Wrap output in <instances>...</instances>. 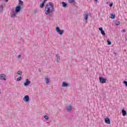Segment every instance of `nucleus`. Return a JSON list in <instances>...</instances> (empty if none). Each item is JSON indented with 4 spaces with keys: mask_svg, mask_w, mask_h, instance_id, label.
Masks as SVG:
<instances>
[{
    "mask_svg": "<svg viewBox=\"0 0 127 127\" xmlns=\"http://www.w3.org/2000/svg\"><path fill=\"white\" fill-rule=\"evenodd\" d=\"M56 30L59 34H60V35H62L63 33H64V30H60V28H59V27H56Z\"/></svg>",
    "mask_w": 127,
    "mask_h": 127,
    "instance_id": "nucleus-2",
    "label": "nucleus"
},
{
    "mask_svg": "<svg viewBox=\"0 0 127 127\" xmlns=\"http://www.w3.org/2000/svg\"><path fill=\"white\" fill-rule=\"evenodd\" d=\"M21 9V6L20 5H18L15 7V11L17 12V13H18L20 11V10Z\"/></svg>",
    "mask_w": 127,
    "mask_h": 127,
    "instance_id": "nucleus-6",
    "label": "nucleus"
},
{
    "mask_svg": "<svg viewBox=\"0 0 127 127\" xmlns=\"http://www.w3.org/2000/svg\"><path fill=\"white\" fill-rule=\"evenodd\" d=\"M84 19L85 20H88V17H89V14H84Z\"/></svg>",
    "mask_w": 127,
    "mask_h": 127,
    "instance_id": "nucleus-17",
    "label": "nucleus"
},
{
    "mask_svg": "<svg viewBox=\"0 0 127 127\" xmlns=\"http://www.w3.org/2000/svg\"><path fill=\"white\" fill-rule=\"evenodd\" d=\"M23 101L24 102H25V103H27V102L29 101V96L28 95H26L23 98Z\"/></svg>",
    "mask_w": 127,
    "mask_h": 127,
    "instance_id": "nucleus-9",
    "label": "nucleus"
},
{
    "mask_svg": "<svg viewBox=\"0 0 127 127\" xmlns=\"http://www.w3.org/2000/svg\"><path fill=\"white\" fill-rule=\"evenodd\" d=\"M30 83H31V82L29 81L28 79L27 78L25 80V82H24V86H28V85H30Z\"/></svg>",
    "mask_w": 127,
    "mask_h": 127,
    "instance_id": "nucleus-8",
    "label": "nucleus"
},
{
    "mask_svg": "<svg viewBox=\"0 0 127 127\" xmlns=\"http://www.w3.org/2000/svg\"><path fill=\"white\" fill-rule=\"evenodd\" d=\"M108 45H111L112 44V42L109 40H107Z\"/></svg>",
    "mask_w": 127,
    "mask_h": 127,
    "instance_id": "nucleus-27",
    "label": "nucleus"
},
{
    "mask_svg": "<svg viewBox=\"0 0 127 127\" xmlns=\"http://www.w3.org/2000/svg\"><path fill=\"white\" fill-rule=\"evenodd\" d=\"M105 123L107 124V125H111V120L109 119V118H106L105 119Z\"/></svg>",
    "mask_w": 127,
    "mask_h": 127,
    "instance_id": "nucleus-11",
    "label": "nucleus"
},
{
    "mask_svg": "<svg viewBox=\"0 0 127 127\" xmlns=\"http://www.w3.org/2000/svg\"><path fill=\"white\" fill-rule=\"evenodd\" d=\"M122 32H126V29H124L122 31Z\"/></svg>",
    "mask_w": 127,
    "mask_h": 127,
    "instance_id": "nucleus-31",
    "label": "nucleus"
},
{
    "mask_svg": "<svg viewBox=\"0 0 127 127\" xmlns=\"http://www.w3.org/2000/svg\"><path fill=\"white\" fill-rule=\"evenodd\" d=\"M69 86H70V84H69L67 83H66L65 82H63L62 83V87H64L65 88L69 87Z\"/></svg>",
    "mask_w": 127,
    "mask_h": 127,
    "instance_id": "nucleus-10",
    "label": "nucleus"
},
{
    "mask_svg": "<svg viewBox=\"0 0 127 127\" xmlns=\"http://www.w3.org/2000/svg\"><path fill=\"white\" fill-rule=\"evenodd\" d=\"M124 84H125V85H126V86L127 87V81H124L123 82Z\"/></svg>",
    "mask_w": 127,
    "mask_h": 127,
    "instance_id": "nucleus-28",
    "label": "nucleus"
},
{
    "mask_svg": "<svg viewBox=\"0 0 127 127\" xmlns=\"http://www.w3.org/2000/svg\"><path fill=\"white\" fill-rule=\"evenodd\" d=\"M44 2H42L41 5H40V7H41V8H43V6H44Z\"/></svg>",
    "mask_w": 127,
    "mask_h": 127,
    "instance_id": "nucleus-22",
    "label": "nucleus"
},
{
    "mask_svg": "<svg viewBox=\"0 0 127 127\" xmlns=\"http://www.w3.org/2000/svg\"><path fill=\"white\" fill-rule=\"evenodd\" d=\"M45 81H46V84H49L50 79L48 77H46L45 78Z\"/></svg>",
    "mask_w": 127,
    "mask_h": 127,
    "instance_id": "nucleus-16",
    "label": "nucleus"
},
{
    "mask_svg": "<svg viewBox=\"0 0 127 127\" xmlns=\"http://www.w3.org/2000/svg\"><path fill=\"white\" fill-rule=\"evenodd\" d=\"M44 119H45L46 120H49V117L48 116H45L44 117Z\"/></svg>",
    "mask_w": 127,
    "mask_h": 127,
    "instance_id": "nucleus-25",
    "label": "nucleus"
},
{
    "mask_svg": "<svg viewBox=\"0 0 127 127\" xmlns=\"http://www.w3.org/2000/svg\"><path fill=\"white\" fill-rule=\"evenodd\" d=\"M111 18H112V19H114V18H116V15L112 14Z\"/></svg>",
    "mask_w": 127,
    "mask_h": 127,
    "instance_id": "nucleus-20",
    "label": "nucleus"
},
{
    "mask_svg": "<svg viewBox=\"0 0 127 127\" xmlns=\"http://www.w3.org/2000/svg\"><path fill=\"white\" fill-rule=\"evenodd\" d=\"M99 29L101 31V34H102V35H104V36L106 35V33H105V31H104V30H103L102 27H99Z\"/></svg>",
    "mask_w": 127,
    "mask_h": 127,
    "instance_id": "nucleus-12",
    "label": "nucleus"
},
{
    "mask_svg": "<svg viewBox=\"0 0 127 127\" xmlns=\"http://www.w3.org/2000/svg\"><path fill=\"white\" fill-rule=\"evenodd\" d=\"M122 115L123 117L127 116V111L125 109H122Z\"/></svg>",
    "mask_w": 127,
    "mask_h": 127,
    "instance_id": "nucleus-15",
    "label": "nucleus"
},
{
    "mask_svg": "<svg viewBox=\"0 0 127 127\" xmlns=\"http://www.w3.org/2000/svg\"><path fill=\"white\" fill-rule=\"evenodd\" d=\"M109 6H110V7H112V6H113V3H111L109 4Z\"/></svg>",
    "mask_w": 127,
    "mask_h": 127,
    "instance_id": "nucleus-29",
    "label": "nucleus"
},
{
    "mask_svg": "<svg viewBox=\"0 0 127 127\" xmlns=\"http://www.w3.org/2000/svg\"><path fill=\"white\" fill-rule=\"evenodd\" d=\"M67 1L69 3H73V2H75V0H67Z\"/></svg>",
    "mask_w": 127,
    "mask_h": 127,
    "instance_id": "nucleus-19",
    "label": "nucleus"
},
{
    "mask_svg": "<svg viewBox=\"0 0 127 127\" xmlns=\"http://www.w3.org/2000/svg\"><path fill=\"white\" fill-rule=\"evenodd\" d=\"M16 14H17V12H16L15 11H13L10 13L11 17H12V18H14V17H16Z\"/></svg>",
    "mask_w": 127,
    "mask_h": 127,
    "instance_id": "nucleus-7",
    "label": "nucleus"
},
{
    "mask_svg": "<svg viewBox=\"0 0 127 127\" xmlns=\"http://www.w3.org/2000/svg\"><path fill=\"white\" fill-rule=\"evenodd\" d=\"M45 1H47V0H44V1L42 2H44V3H45Z\"/></svg>",
    "mask_w": 127,
    "mask_h": 127,
    "instance_id": "nucleus-32",
    "label": "nucleus"
},
{
    "mask_svg": "<svg viewBox=\"0 0 127 127\" xmlns=\"http://www.w3.org/2000/svg\"><path fill=\"white\" fill-rule=\"evenodd\" d=\"M5 1H6V2H7V1H8V0H5Z\"/></svg>",
    "mask_w": 127,
    "mask_h": 127,
    "instance_id": "nucleus-34",
    "label": "nucleus"
},
{
    "mask_svg": "<svg viewBox=\"0 0 127 127\" xmlns=\"http://www.w3.org/2000/svg\"><path fill=\"white\" fill-rule=\"evenodd\" d=\"M115 24H116V25H120V24H121V22H120V21H118L116 22Z\"/></svg>",
    "mask_w": 127,
    "mask_h": 127,
    "instance_id": "nucleus-23",
    "label": "nucleus"
},
{
    "mask_svg": "<svg viewBox=\"0 0 127 127\" xmlns=\"http://www.w3.org/2000/svg\"><path fill=\"white\" fill-rule=\"evenodd\" d=\"M21 79H22L21 77H18L17 78V81H21Z\"/></svg>",
    "mask_w": 127,
    "mask_h": 127,
    "instance_id": "nucleus-26",
    "label": "nucleus"
},
{
    "mask_svg": "<svg viewBox=\"0 0 127 127\" xmlns=\"http://www.w3.org/2000/svg\"><path fill=\"white\" fill-rule=\"evenodd\" d=\"M95 1H98V0H94Z\"/></svg>",
    "mask_w": 127,
    "mask_h": 127,
    "instance_id": "nucleus-35",
    "label": "nucleus"
},
{
    "mask_svg": "<svg viewBox=\"0 0 127 127\" xmlns=\"http://www.w3.org/2000/svg\"><path fill=\"white\" fill-rule=\"evenodd\" d=\"M99 82L101 84H105V83H107V80H106V79H105L104 77H99Z\"/></svg>",
    "mask_w": 127,
    "mask_h": 127,
    "instance_id": "nucleus-4",
    "label": "nucleus"
},
{
    "mask_svg": "<svg viewBox=\"0 0 127 127\" xmlns=\"http://www.w3.org/2000/svg\"><path fill=\"white\" fill-rule=\"evenodd\" d=\"M35 13H37V10H35Z\"/></svg>",
    "mask_w": 127,
    "mask_h": 127,
    "instance_id": "nucleus-33",
    "label": "nucleus"
},
{
    "mask_svg": "<svg viewBox=\"0 0 127 127\" xmlns=\"http://www.w3.org/2000/svg\"><path fill=\"white\" fill-rule=\"evenodd\" d=\"M63 7H66L67 6V4L65 3V2H63Z\"/></svg>",
    "mask_w": 127,
    "mask_h": 127,
    "instance_id": "nucleus-21",
    "label": "nucleus"
},
{
    "mask_svg": "<svg viewBox=\"0 0 127 127\" xmlns=\"http://www.w3.org/2000/svg\"><path fill=\"white\" fill-rule=\"evenodd\" d=\"M17 75H19L20 76H22V71H21L20 70H18L17 72Z\"/></svg>",
    "mask_w": 127,
    "mask_h": 127,
    "instance_id": "nucleus-18",
    "label": "nucleus"
},
{
    "mask_svg": "<svg viewBox=\"0 0 127 127\" xmlns=\"http://www.w3.org/2000/svg\"><path fill=\"white\" fill-rule=\"evenodd\" d=\"M21 57V55H18V58H20Z\"/></svg>",
    "mask_w": 127,
    "mask_h": 127,
    "instance_id": "nucleus-30",
    "label": "nucleus"
},
{
    "mask_svg": "<svg viewBox=\"0 0 127 127\" xmlns=\"http://www.w3.org/2000/svg\"><path fill=\"white\" fill-rule=\"evenodd\" d=\"M21 3H23V1H21V0H19V5H20Z\"/></svg>",
    "mask_w": 127,
    "mask_h": 127,
    "instance_id": "nucleus-24",
    "label": "nucleus"
},
{
    "mask_svg": "<svg viewBox=\"0 0 127 127\" xmlns=\"http://www.w3.org/2000/svg\"><path fill=\"white\" fill-rule=\"evenodd\" d=\"M72 109H73V107L71 105H67L65 108V110L66 112H71Z\"/></svg>",
    "mask_w": 127,
    "mask_h": 127,
    "instance_id": "nucleus-5",
    "label": "nucleus"
},
{
    "mask_svg": "<svg viewBox=\"0 0 127 127\" xmlns=\"http://www.w3.org/2000/svg\"><path fill=\"white\" fill-rule=\"evenodd\" d=\"M0 80H1L2 81H6V75L3 73L0 74Z\"/></svg>",
    "mask_w": 127,
    "mask_h": 127,
    "instance_id": "nucleus-3",
    "label": "nucleus"
},
{
    "mask_svg": "<svg viewBox=\"0 0 127 127\" xmlns=\"http://www.w3.org/2000/svg\"><path fill=\"white\" fill-rule=\"evenodd\" d=\"M54 11V7L52 2H49L45 7V13L48 15L50 13H52Z\"/></svg>",
    "mask_w": 127,
    "mask_h": 127,
    "instance_id": "nucleus-1",
    "label": "nucleus"
},
{
    "mask_svg": "<svg viewBox=\"0 0 127 127\" xmlns=\"http://www.w3.org/2000/svg\"><path fill=\"white\" fill-rule=\"evenodd\" d=\"M56 60L57 63H59V60H60V56L59 54L56 55Z\"/></svg>",
    "mask_w": 127,
    "mask_h": 127,
    "instance_id": "nucleus-13",
    "label": "nucleus"
},
{
    "mask_svg": "<svg viewBox=\"0 0 127 127\" xmlns=\"http://www.w3.org/2000/svg\"><path fill=\"white\" fill-rule=\"evenodd\" d=\"M5 5L4 4L0 5V12H2V10H3V7H4Z\"/></svg>",
    "mask_w": 127,
    "mask_h": 127,
    "instance_id": "nucleus-14",
    "label": "nucleus"
}]
</instances>
